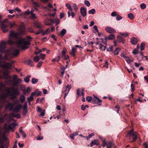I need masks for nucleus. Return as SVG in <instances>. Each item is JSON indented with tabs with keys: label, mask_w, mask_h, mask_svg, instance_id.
<instances>
[{
	"label": "nucleus",
	"mask_w": 148,
	"mask_h": 148,
	"mask_svg": "<svg viewBox=\"0 0 148 148\" xmlns=\"http://www.w3.org/2000/svg\"><path fill=\"white\" fill-rule=\"evenodd\" d=\"M7 93L3 95L2 98H3L5 100V98L7 97L8 95L10 96L12 99L15 98L16 96L20 94V92L18 88L15 89V87H9L7 89Z\"/></svg>",
	"instance_id": "1"
},
{
	"label": "nucleus",
	"mask_w": 148,
	"mask_h": 148,
	"mask_svg": "<svg viewBox=\"0 0 148 148\" xmlns=\"http://www.w3.org/2000/svg\"><path fill=\"white\" fill-rule=\"evenodd\" d=\"M27 40L25 39L21 38L16 41L17 45L21 47L22 49L25 50L28 48V47L25 45H30V42L31 41L32 38L29 36H27L26 37Z\"/></svg>",
	"instance_id": "2"
},
{
	"label": "nucleus",
	"mask_w": 148,
	"mask_h": 148,
	"mask_svg": "<svg viewBox=\"0 0 148 148\" xmlns=\"http://www.w3.org/2000/svg\"><path fill=\"white\" fill-rule=\"evenodd\" d=\"M12 82L13 83L12 86L15 87L21 83L22 80L21 78H18L17 75H14L12 76Z\"/></svg>",
	"instance_id": "3"
},
{
	"label": "nucleus",
	"mask_w": 148,
	"mask_h": 148,
	"mask_svg": "<svg viewBox=\"0 0 148 148\" xmlns=\"http://www.w3.org/2000/svg\"><path fill=\"white\" fill-rule=\"evenodd\" d=\"M137 133L134 131V130H130L126 136V137H133V140L135 141L137 138Z\"/></svg>",
	"instance_id": "4"
},
{
	"label": "nucleus",
	"mask_w": 148,
	"mask_h": 148,
	"mask_svg": "<svg viewBox=\"0 0 148 148\" xmlns=\"http://www.w3.org/2000/svg\"><path fill=\"white\" fill-rule=\"evenodd\" d=\"M7 137L5 134H2L0 131V148H5L4 143Z\"/></svg>",
	"instance_id": "5"
},
{
	"label": "nucleus",
	"mask_w": 148,
	"mask_h": 148,
	"mask_svg": "<svg viewBox=\"0 0 148 148\" xmlns=\"http://www.w3.org/2000/svg\"><path fill=\"white\" fill-rule=\"evenodd\" d=\"M6 43L4 41L0 42V52L2 53H5V49L6 47Z\"/></svg>",
	"instance_id": "6"
},
{
	"label": "nucleus",
	"mask_w": 148,
	"mask_h": 148,
	"mask_svg": "<svg viewBox=\"0 0 148 148\" xmlns=\"http://www.w3.org/2000/svg\"><path fill=\"white\" fill-rule=\"evenodd\" d=\"M16 126L15 123H13L9 125L6 123H5L4 125V130H12L14 128V127Z\"/></svg>",
	"instance_id": "7"
},
{
	"label": "nucleus",
	"mask_w": 148,
	"mask_h": 148,
	"mask_svg": "<svg viewBox=\"0 0 148 148\" xmlns=\"http://www.w3.org/2000/svg\"><path fill=\"white\" fill-rule=\"evenodd\" d=\"M11 63L6 62L3 64H2L1 63L0 65V66L2 68L5 69H9L11 68L12 64Z\"/></svg>",
	"instance_id": "8"
},
{
	"label": "nucleus",
	"mask_w": 148,
	"mask_h": 148,
	"mask_svg": "<svg viewBox=\"0 0 148 148\" xmlns=\"http://www.w3.org/2000/svg\"><path fill=\"white\" fill-rule=\"evenodd\" d=\"M25 27L23 24L21 25L19 27V34L21 35L24 34L25 32Z\"/></svg>",
	"instance_id": "9"
},
{
	"label": "nucleus",
	"mask_w": 148,
	"mask_h": 148,
	"mask_svg": "<svg viewBox=\"0 0 148 148\" xmlns=\"http://www.w3.org/2000/svg\"><path fill=\"white\" fill-rule=\"evenodd\" d=\"M54 21L52 19H49L45 20V23L47 25H51L54 23Z\"/></svg>",
	"instance_id": "10"
},
{
	"label": "nucleus",
	"mask_w": 148,
	"mask_h": 148,
	"mask_svg": "<svg viewBox=\"0 0 148 148\" xmlns=\"http://www.w3.org/2000/svg\"><path fill=\"white\" fill-rule=\"evenodd\" d=\"M22 108V106L20 104H18L16 105L13 109V111L15 113H18L19 110Z\"/></svg>",
	"instance_id": "11"
},
{
	"label": "nucleus",
	"mask_w": 148,
	"mask_h": 148,
	"mask_svg": "<svg viewBox=\"0 0 148 148\" xmlns=\"http://www.w3.org/2000/svg\"><path fill=\"white\" fill-rule=\"evenodd\" d=\"M106 30L107 32L110 33H114L116 32V31L112 28L107 27L106 28Z\"/></svg>",
	"instance_id": "12"
},
{
	"label": "nucleus",
	"mask_w": 148,
	"mask_h": 148,
	"mask_svg": "<svg viewBox=\"0 0 148 148\" xmlns=\"http://www.w3.org/2000/svg\"><path fill=\"white\" fill-rule=\"evenodd\" d=\"M1 24V29L3 30V32L4 33L7 32L8 30L7 28L8 26L7 25L3 23H2Z\"/></svg>",
	"instance_id": "13"
},
{
	"label": "nucleus",
	"mask_w": 148,
	"mask_h": 148,
	"mask_svg": "<svg viewBox=\"0 0 148 148\" xmlns=\"http://www.w3.org/2000/svg\"><path fill=\"white\" fill-rule=\"evenodd\" d=\"M9 73V71L8 70L5 71L3 72L4 79H7L11 78V77L8 75V73Z\"/></svg>",
	"instance_id": "14"
},
{
	"label": "nucleus",
	"mask_w": 148,
	"mask_h": 148,
	"mask_svg": "<svg viewBox=\"0 0 148 148\" xmlns=\"http://www.w3.org/2000/svg\"><path fill=\"white\" fill-rule=\"evenodd\" d=\"M80 13L82 16L84 17L86 15L87 10L84 7H82L80 8Z\"/></svg>",
	"instance_id": "15"
},
{
	"label": "nucleus",
	"mask_w": 148,
	"mask_h": 148,
	"mask_svg": "<svg viewBox=\"0 0 148 148\" xmlns=\"http://www.w3.org/2000/svg\"><path fill=\"white\" fill-rule=\"evenodd\" d=\"M10 55L9 52L8 53H6L5 55L3 57H2V60L10 62L11 63H13V61L10 60V59L8 58V57Z\"/></svg>",
	"instance_id": "16"
},
{
	"label": "nucleus",
	"mask_w": 148,
	"mask_h": 148,
	"mask_svg": "<svg viewBox=\"0 0 148 148\" xmlns=\"http://www.w3.org/2000/svg\"><path fill=\"white\" fill-rule=\"evenodd\" d=\"M19 51L18 49L14 50L13 52H9L10 55H11L14 56H17L19 54Z\"/></svg>",
	"instance_id": "17"
},
{
	"label": "nucleus",
	"mask_w": 148,
	"mask_h": 148,
	"mask_svg": "<svg viewBox=\"0 0 148 148\" xmlns=\"http://www.w3.org/2000/svg\"><path fill=\"white\" fill-rule=\"evenodd\" d=\"M10 36L11 37L17 38L18 36L17 33H15L13 31H11L10 34H9Z\"/></svg>",
	"instance_id": "18"
},
{
	"label": "nucleus",
	"mask_w": 148,
	"mask_h": 148,
	"mask_svg": "<svg viewBox=\"0 0 148 148\" xmlns=\"http://www.w3.org/2000/svg\"><path fill=\"white\" fill-rule=\"evenodd\" d=\"M90 147H92L94 145H99L98 140L97 139H94L90 143Z\"/></svg>",
	"instance_id": "19"
},
{
	"label": "nucleus",
	"mask_w": 148,
	"mask_h": 148,
	"mask_svg": "<svg viewBox=\"0 0 148 148\" xmlns=\"http://www.w3.org/2000/svg\"><path fill=\"white\" fill-rule=\"evenodd\" d=\"M19 99L20 102L22 103H23L25 102V96L23 95H21L20 96Z\"/></svg>",
	"instance_id": "20"
},
{
	"label": "nucleus",
	"mask_w": 148,
	"mask_h": 148,
	"mask_svg": "<svg viewBox=\"0 0 148 148\" xmlns=\"http://www.w3.org/2000/svg\"><path fill=\"white\" fill-rule=\"evenodd\" d=\"M34 24L35 26L38 28H42L41 24L39 22L35 21L34 22Z\"/></svg>",
	"instance_id": "21"
},
{
	"label": "nucleus",
	"mask_w": 148,
	"mask_h": 148,
	"mask_svg": "<svg viewBox=\"0 0 148 148\" xmlns=\"http://www.w3.org/2000/svg\"><path fill=\"white\" fill-rule=\"evenodd\" d=\"M131 42L133 44L135 45L138 42V39L136 38L132 37L131 39Z\"/></svg>",
	"instance_id": "22"
},
{
	"label": "nucleus",
	"mask_w": 148,
	"mask_h": 148,
	"mask_svg": "<svg viewBox=\"0 0 148 148\" xmlns=\"http://www.w3.org/2000/svg\"><path fill=\"white\" fill-rule=\"evenodd\" d=\"M117 39L118 41L120 42H122L123 44H124L125 42V41L123 38L120 36H118Z\"/></svg>",
	"instance_id": "23"
},
{
	"label": "nucleus",
	"mask_w": 148,
	"mask_h": 148,
	"mask_svg": "<svg viewBox=\"0 0 148 148\" xmlns=\"http://www.w3.org/2000/svg\"><path fill=\"white\" fill-rule=\"evenodd\" d=\"M8 115L7 114H5L4 116L0 118V123H3L4 122L5 120H6L5 117L7 116Z\"/></svg>",
	"instance_id": "24"
},
{
	"label": "nucleus",
	"mask_w": 148,
	"mask_h": 148,
	"mask_svg": "<svg viewBox=\"0 0 148 148\" xmlns=\"http://www.w3.org/2000/svg\"><path fill=\"white\" fill-rule=\"evenodd\" d=\"M106 45H105V46H104L101 44H100L99 49L101 50L102 51H104L106 49Z\"/></svg>",
	"instance_id": "25"
},
{
	"label": "nucleus",
	"mask_w": 148,
	"mask_h": 148,
	"mask_svg": "<svg viewBox=\"0 0 148 148\" xmlns=\"http://www.w3.org/2000/svg\"><path fill=\"white\" fill-rule=\"evenodd\" d=\"M105 38H107V40H112L114 38V34H111L108 37H105Z\"/></svg>",
	"instance_id": "26"
},
{
	"label": "nucleus",
	"mask_w": 148,
	"mask_h": 148,
	"mask_svg": "<svg viewBox=\"0 0 148 148\" xmlns=\"http://www.w3.org/2000/svg\"><path fill=\"white\" fill-rule=\"evenodd\" d=\"M14 106V104L12 103H9L7 105V107L11 110H12L13 109V107Z\"/></svg>",
	"instance_id": "27"
},
{
	"label": "nucleus",
	"mask_w": 148,
	"mask_h": 148,
	"mask_svg": "<svg viewBox=\"0 0 148 148\" xmlns=\"http://www.w3.org/2000/svg\"><path fill=\"white\" fill-rule=\"evenodd\" d=\"M31 77L30 75H28L27 77H25L24 78V81L26 83H28L29 81L30 77Z\"/></svg>",
	"instance_id": "28"
},
{
	"label": "nucleus",
	"mask_w": 148,
	"mask_h": 148,
	"mask_svg": "<svg viewBox=\"0 0 148 148\" xmlns=\"http://www.w3.org/2000/svg\"><path fill=\"white\" fill-rule=\"evenodd\" d=\"M5 83L7 85H10L11 84L12 81L10 79H5Z\"/></svg>",
	"instance_id": "29"
},
{
	"label": "nucleus",
	"mask_w": 148,
	"mask_h": 148,
	"mask_svg": "<svg viewBox=\"0 0 148 148\" xmlns=\"http://www.w3.org/2000/svg\"><path fill=\"white\" fill-rule=\"evenodd\" d=\"M120 51V48H117L115 51L114 52V53L115 55H117L119 53V52Z\"/></svg>",
	"instance_id": "30"
},
{
	"label": "nucleus",
	"mask_w": 148,
	"mask_h": 148,
	"mask_svg": "<svg viewBox=\"0 0 148 148\" xmlns=\"http://www.w3.org/2000/svg\"><path fill=\"white\" fill-rule=\"evenodd\" d=\"M106 140V139H103L102 140V141H103V143L101 145V146L103 147H105L106 145H107V142L105 141Z\"/></svg>",
	"instance_id": "31"
},
{
	"label": "nucleus",
	"mask_w": 148,
	"mask_h": 148,
	"mask_svg": "<svg viewBox=\"0 0 148 148\" xmlns=\"http://www.w3.org/2000/svg\"><path fill=\"white\" fill-rule=\"evenodd\" d=\"M27 64L28 65L31 66H33V62L32 60L29 59L27 62Z\"/></svg>",
	"instance_id": "32"
},
{
	"label": "nucleus",
	"mask_w": 148,
	"mask_h": 148,
	"mask_svg": "<svg viewBox=\"0 0 148 148\" xmlns=\"http://www.w3.org/2000/svg\"><path fill=\"white\" fill-rule=\"evenodd\" d=\"M66 7L70 11H71L72 8L71 5L69 3H66Z\"/></svg>",
	"instance_id": "33"
},
{
	"label": "nucleus",
	"mask_w": 148,
	"mask_h": 148,
	"mask_svg": "<svg viewBox=\"0 0 148 148\" xmlns=\"http://www.w3.org/2000/svg\"><path fill=\"white\" fill-rule=\"evenodd\" d=\"M31 13L29 10H27L26 11L22 13V14L24 15H27L30 14Z\"/></svg>",
	"instance_id": "34"
},
{
	"label": "nucleus",
	"mask_w": 148,
	"mask_h": 148,
	"mask_svg": "<svg viewBox=\"0 0 148 148\" xmlns=\"http://www.w3.org/2000/svg\"><path fill=\"white\" fill-rule=\"evenodd\" d=\"M68 14L69 17L71 15L72 16V17H73L75 15V14L73 12H71L70 11H69L68 12Z\"/></svg>",
	"instance_id": "35"
},
{
	"label": "nucleus",
	"mask_w": 148,
	"mask_h": 148,
	"mask_svg": "<svg viewBox=\"0 0 148 148\" xmlns=\"http://www.w3.org/2000/svg\"><path fill=\"white\" fill-rule=\"evenodd\" d=\"M33 9H32V10L30 11L31 14V18L35 19L36 18L35 14L33 13Z\"/></svg>",
	"instance_id": "36"
},
{
	"label": "nucleus",
	"mask_w": 148,
	"mask_h": 148,
	"mask_svg": "<svg viewBox=\"0 0 148 148\" xmlns=\"http://www.w3.org/2000/svg\"><path fill=\"white\" fill-rule=\"evenodd\" d=\"M128 17L131 20H133L134 18V15L132 13H131L128 15Z\"/></svg>",
	"instance_id": "37"
},
{
	"label": "nucleus",
	"mask_w": 148,
	"mask_h": 148,
	"mask_svg": "<svg viewBox=\"0 0 148 148\" xmlns=\"http://www.w3.org/2000/svg\"><path fill=\"white\" fill-rule=\"evenodd\" d=\"M33 99V97L31 95L29 97H28L27 99V101L28 102H29L31 101H32Z\"/></svg>",
	"instance_id": "38"
},
{
	"label": "nucleus",
	"mask_w": 148,
	"mask_h": 148,
	"mask_svg": "<svg viewBox=\"0 0 148 148\" xmlns=\"http://www.w3.org/2000/svg\"><path fill=\"white\" fill-rule=\"evenodd\" d=\"M38 81V79L34 78H33L32 80V82L33 84H36Z\"/></svg>",
	"instance_id": "39"
},
{
	"label": "nucleus",
	"mask_w": 148,
	"mask_h": 148,
	"mask_svg": "<svg viewBox=\"0 0 148 148\" xmlns=\"http://www.w3.org/2000/svg\"><path fill=\"white\" fill-rule=\"evenodd\" d=\"M100 40H102V41L101 42L102 43H103L104 44H105V45L106 46L107 45V41L108 40L107 38H105V39H104L103 38H100Z\"/></svg>",
	"instance_id": "40"
},
{
	"label": "nucleus",
	"mask_w": 148,
	"mask_h": 148,
	"mask_svg": "<svg viewBox=\"0 0 148 148\" xmlns=\"http://www.w3.org/2000/svg\"><path fill=\"white\" fill-rule=\"evenodd\" d=\"M95 9H92L91 10H89L88 11V13L89 14H93L95 13Z\"/></svg>",
	"instance_id": "41"
},
{
	"label": "nucleus",
	"mask_w": 148,
	"mask_h": 148,
	"mask_svg": "<svg viewBox=\"0 0 148 148\" xmlns=\"http://www.w3.org/2000/svg\"><path fill=\"white\" fill-rule=\"evenodd\" d=\"M76 49L74 48H72V52H71V54L73 56H74L75 55V52L76 51Z\"/></svg>",
	"instance_id": "42"
},
{
	"label": "nucleus",
	"mask_w": 148,
	"mask_h": 148,
	"mask_svg": "<svg viewBox=\"0 0 148 148\" xmlns=\"http://www.w3.org/2000/svg\"><path fill=\"white\" fill-rule=\"evenodd\" d=\"M140 7L142 9H144L146 7V5L145 3H142L140 5Z\"/></svg>",
	"instance_id": "43"
},
{
	"label": "nucleus",
	"mask_w": 148,
	"mask_h": 148,
	"mask_svg": "<svg viewBox=\"0 0 148 148\" xmlns=\"http://www.w3.org/2000/svg\"><path fill=\"white\" fill-rule=\"evenodd\" d=\"M92 98L91 97L87 96L86 97V100L88 102L92 101Z\"/></svg>",
	"instance_id": "44"
},
{
	"label": "nucleus",
	"mask_w": 148,
	"mask_h": 148,
	"mask_svg": "<svg viewBox=\"0 0 148 148\" xmlns=\"http://www.w3.org/2000/svg\"><path fill=\"white\" fill-rule=\"evenodd\" d=\"M19 132L24 137H25L26 135L24 132L23 130H19Z\"/></svg>",
	"instance_id": "45"
},
{
	"label": "nucleus",
	"mask_w": 148,
	"mask_h": 148,
	"mask_svg": "<svg viewBox=\"0 0 148 148\" xmlns=\"http://www.w3.org/2000/svg\"><path fill=\"white\" fill-rule=\"evenodd\" d=\"M66 31L64 29H63L60 32L62 36H64L66 33Z\"/></svg>",
	"instance_id": "46"
},
{
	"label": "nucleus",
	"mask_w": 148,
	"mask_h": 148,
	"mask_svg": "<svg viewBox=\"0 0 148 148\" xmlns=\"http://www.w3.org/2000/svg\"><path fill=\"white\" fill-rule=\"evenodd\" d=\"M73 8L76 11H77L78 10V8L77 7L76 4L74 3L73 4Z\"/></svg>",
	"instance_id": "47"
},
{
	"label": "nucleus",
	"mask_w": 148,
	"mask_h": 148,
	"mask_svg": "<svg viewBox=\"0 0 148 148\" xmlns=\"http://www.w3.org/2000/svg\"><path fill=\"white\" fill-rule=\"evenodd\" d=\"M145 44L144 42H142L140 45V50L141 51L143 50L144 49Z\"/></svg>",
	"instance_id": "48"
},
{
	"label": "nucleus",
	"mask_w": 148,
	"mask_h": 148,
	"mask_svg": "<svg viewBox=\"0 0 148 148\" xmlns=\"http://www.w3.org/2000/svg\"><path fill=\"white\" fill-rule=\"evenodd\" d=\"M84 3L88 7H89L90 5V2L87 0H85L84 1Z\"/></svg>",
	"instance_id": "49"
},
{
	"label": "nucleus",
	"mask_w": 148,
	"mask_h": 148,
	"mask_svg": "<svg viewBox=\"0 0 148 148\" xmlns=\"http://www.w3.org/2000/svg\"><path fill=\"white\" fill-rule=\"evenodd\" d=\"M32 3L36 7L40 6V5L37 3L36 2L34 1L33 0L32 1Z\"/></svg>",
	"instance_id": "50"
},
{
	"label": "nucleus",
	"mask_w": 148,
	"mask_h": 148,
	"mask_svg": "<svg viewBox=\"0 0 148 148\" xmlns=\"http://www.w3.org/2000/svg\"><path fill=\"white\" fill-rule=\"evenodd\" d=\"M94 135V133H92L90 134H89L88 136L86 137L87 140H88L91 138L92 136H93Z\"/></svg>",
	"instance_id": "51"
},
{
	"label": "nucleus",
	"mask_w": 148,
	"mask_h": 148,
	"mask_svg": "<svg viewBox=\"0 0 148 148\" xmlns=\"http://www.w3.org/2000/svg\"><path fill=\"white\" fill-rule=\"evenodd\" d=\"M40 58V57L39 56H37L35 57L34 59V60L36 62H38Z\"/></svg>",
	"instance_id": "52"
},
{
	"label": "nucleus",
	"mask_w": 148,
	"mask_h": 148,
	"mask_svg": "<svg viewBox=\"0 0 148 148\" xmlns=\"http://www.w3.org/2000/svg\"><path fill=\"white\" fill-rule=\"evenodd\" d=\"M122 17L119 14L117 15L116 20L117 21H119L122 19Z\"/></svg>",
	"instance_id": "53"
},
{
	"label": "nucleus",
	"mask_w": 148,
	"mask_h": 148,
	"mask_svg": "<svg viewBox=\"0 0 148 148\" xmlns=\"http://www.w3.org/2000/svg\"><path fill=\"white\" fill-rule=\"evenodd\" d=\"M107 147H108L111 148L112 146V143L110 142H107Z\"/></svg>",
	"instance_id": "54"
},
{
	"label": "nucleus",
	"mask_w": 148,
	"mask_h": 148,
	"mask_svg": "<svg viewBox=\"0 0 148 148\" xmlns=\"http://www.w3.org/2000/svg\"><path fill=\"white\" fill-rule=\"evenodd\" d=\"M50 32V30L49 29H48L47 30L44 32L42 33V35H44L46 34L49 33Z\"/></svg>",
	"instance_id": "55"
},
{
	"label": "nucleus",
	"mask_w": 148,
	"mask_h": 148,
	"mask_svg": "<svg viewBox=\"0 0 148 148\" xmlns=\"http://www.w3.org/2000/svg\"><path fill=\"white\" fill-rule=\"evenodd\" d=\"M66 89H68V92H69L71 88V85H69V84H67L66 87Z\"/></svg>",
	"instance_id": "56"
},
{
	"label": "nucleus",
	"mask_w": 148,
	"mask_h": 148,
	"mask_svg": "<svg viewBox=\"0 0 148 148\" xmlns=\"http://www.w3.org/2000/svg\"><path fill=\"white\" fill-rule=\"evenodd\" d=\"M31 89L29 87H28L27 88L26 91L24 92V94H25L26 92L28 93L30 92Z\"/></svg>",
	"instance_id": "57"
},
{
	"label": "nucleus",
	"mask_w": 148,
	"mask_h": 148,
	"mask_svg": "<svg viewBox=\"0 0 148 148\" xmlns=\"http://www.w3.org/2000/svg\"><path fill=\"white\" fill-rule=\"evenodd\" d=\"M19 101L18 100H15V101H13V104H14V105H16V104L18 105L19 104Z\"/></svg>",
	"instance_id": "58"
},
{
	"label": "nucleus",
	"mask_w": 148,
	"mask_h": 148,
	"mask_svg": "<svg viewBox=\"0 0 148 148\" xmlns=\"http://www.w3.org/2000/svg\"><path fill=\"white\" fill-rule=\"evenodd\" d=\"M28 112L27 109H23L22 112L24 115H25Z\"/></svg>",
	"instance_id": "59"
},
{
	"label": "nucleus",
	"mask_w": 148,
	"mask_h": 148,
	"mask_svg": "<svg viewBox=\"0 0 148 148\" xmlns=\"http://www.w3.org/2000/svg\"><path fill=\"white\" fill-rule=\"evenodd\" d=\"M93 28L98 33V35H99V32L97 26L96 25H95L94 26Z\"/></svg>",
	"instance_id": "60"
},
{
	"label": "nucleus",
	"mask_w": 148,
	"mask_h": 148,
	"mask_svg": "<svg viewBox=\"0 0 148 148\" xmlns=\"http://www.w3.org/2000/svg\"><path fill=\"white\" fill-rule=\"evenodd\" d=\"M27 105L26 102H25L24 104L23 108V109H27Z\"/></svg>",
	"instance_id": "61"
},
{
	"label": "nucleus",
	"mask_w": 148,
	"mask_h": 148,
	"mask_svg": "<svg viewBox=\"0 0 148 148\" xmlns=\"http://www.w3.org/2000/svg\"><path fill=\"white\" fill-rule=\"evenodd\" d=\"M67 51V50L66 48H64L62 52V54H66V52Z\"/></svg>",
	"instance_id": "62"
},
{
	"label": "nucleus",
	"mask_w": 148,
	"mask_h": 148,
	"mask_svg": "<svg viewBox=\"0 0 148 148\" xmlns=\"http://www.w3.org/2000/svg\"><path fill=\"white\" fill-rule=\"evenodd\" d=\"M117 14H116V12H113L112 13L111 16H117Z\"/></svg>",
	"instance_id": "63"
},
{
	"label": "nucleus",
	"mask_w": 148,
	"mask_h": 148,
	"mask_svg": "<svg viewBox=\"0 0 148 148\" xmlns=\"http://www.w3.org/2000/svg\"><path fill=\"white\" fill-rule=\"evenodd\" d=\"M15 15L14 14H13L12 15H9L8 16V18L10 19H12L13 17H15Z\"/></svg>",
	"instance_id": "64"
}]
</instances>
